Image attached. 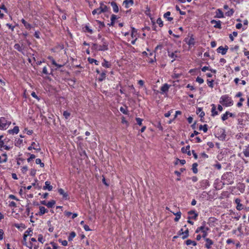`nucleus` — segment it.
Wrapping results in <instances>:
<instances>
[{
  "label": "nucleus",
  "mask_w": 249,
  "mask_h": 249,
  "mask_svg": "<svg viewBox=\"0 0 249 249\" xmlns=\"http://www.w3.org/2000/svg\"><path fill=\"white\" fill-rule=\"evenodd\" d=\"M222 180L224 184L230 185L233 183L234 177L233 174L231 172H227L224 174L222 176Z\"/></svg>",
  "instance_id": "f257e3e1"
},
{
  "label": "nucleus",
  "mask_w": 249,
  "mask_h": 249,
  "mask_svg": "<svg viewBox=\"0 0 249 249\" xmlns=\"http://www.w3.org/2000/svg\"><path fill=\"white\" fill-rule=\"evenodd\" d=\"M219 103L225 107H231L233 105V101L228 95H222L219 100Z\"/></svg>",
  "instance_id": "f03ea898"
},
{
  "label": "nucleus",
  "mask_w": 249,
  "mask_h": 249,
  "mask_svg": "<svg viewBox=\"0 0 249 249\" xmlns=\"http://www.w3.org/2000/svg\"><path fill=\"white\" fill-rule=\"evenodd\" d=\"M214 136L219 140L223 141L226 137V131L223 128H218L215 131Z\"/></svg>",
  "instance_id": "7ed1b4c3"
},
{
  "label": "nucleus",
  "mask_w": 249,
  "mask_h": 249,
  "mask_svg": "<svg viewBox=\"0 0 249 249\" xmlns=\"http://www.w3.org/2000/svg\"><path fill=\"white\" fill-rule=\"evenodd\" d=\"M101 45L100 50L102 51H105L108 50V42L106 40L105 38H101Z\"/></svg>",
  "instance_id": "20e7f679"
},
{
  "label": "nucleus",
  "mask_w": 249,
  "mask_h": 249,
  "mask_svg": "<svg viewBox=\"0 0 249 249\" xmlns=\"http://www.w3.org/2000/svg\"><path fill=\"white\" fill-rule=\"evenodd\" d=\"M6 119L5 117H0V129L5 130L7 128L6 125Z\"/></svg>",
  "instance_id": "39448f33"
},
{
  "label": "nucleus",
  "mask_w": 249,
  "mask_h": 249,
  "mask_svg": "<svg viewBox=\"0 0 249 249\" xmlns=\"http://www.w3.org/2000/svg\"><path fill=\"white\" fill-rule=\"evenodd\" d=\"M178 235H182V238L183 239H185L187 238L189 236V230L188 229H187L184 231H183V229H181L178 232Z\"/></svg>",
  "instance_id": "423d86ee"
},
{
  "label": "nucleus",
  "mask_w": 249,
  "mask_h": 249,
  "mask_svg": "<svg viewBox=\"0 0 249 249\" xmlns=\"http://www.w3.org/2000/svg\"><path fill=\"white\" fill-rule=\"evenodd\" d=\"M33 149L36 150L38 152H39L41 150L39 144L38 143H36L35 142H32L31 145L28 148V150H31Z\"/></svg>",
  "instance_id": "0eeeda50"
},
{
  "label": "nucleus",
  "mask_w": 249,
  "mask_h": 249,
  "mask_svg": "<svg viewBox=\"0 0 249 249\" xmlns=\"http://www.w3.org/2000/svg\"><path fill=\"white\" fill-rule=\"evenodd\" d=\"M188 214L189 216L188 217V219H195L196 220L197 216L198 213L196 212L194 210H191L188 212Z\"/></svg>",
  "instance_id": "6e6552de"
},
{
  "label": "nucleus",
  "mask_w": 249,
  "mask_h": 249,
  "mask_svg": "<svg viewBox=\"0 0 249 249\" xmlns=\"http://www.w3.org/2000/svg\"><path fill=\"white\" fill-rule=\"evenodd\" d=\"M234 201L235 203L236 204V208L237 210L241 211L244 209V205L241 203V200L240 198H236Z\"/></svg>",
  "instance_id": "1a4fd4ad"
},
{
  "label": "nucleus",
  "mask_w": 249,
  "mask_h": 249,
  "mask_svg": "<svg viewBox=\"0 0 249 249\" xmlns=\"http://www.w3.org/2000/svg\"><path fill=\"white\" fill-rule=\"evenodd\" d=\"M228 49L227 46H225V47L221 46L217 49V52L218 53H221L222 55H224L227 53Z\"/></svg>",
  "instance_id": "9d476101"
},
{
  "label": "nucleus",
  "mask_w": 249,
  "mask_h": 249,
  "mask_svg": "<svg viewBox=\"0 0 249 249\" xmlns=\"http://www.w3.org/2000/svg\"><path fill=\"white\" fill-rule=\"evenodd\" d=\"M206 241L205 244V247L207 249H210L212 248V246L213 244V242L210 238H204Z\"/></svg>",
  "instance_id": "9b49d317"
},
{
  "label": "nucleus",
  "mask_w": 249,
  "mask_h": 249,
  "mask_svg": "<svg viewBox=\"0 0 249 249\" xmlns=\"http://www.w3.org/2000/svg\"><path fill=\"white\" fill-rule=\"evenodd\" d=\"M229 116L231 117H234V115L232 113L226 111V113L222 116L221 119L223 121H225L228 119Z\"/></svg>",
  "instance_id": "f8f14e48"
},
{
  "label": "nucleus",
  "mask_w": 249,
  "mask_h": 249,
  "mask_svg": "<svg viewBox=\"0 0 249 249\" xmlns=\"http://www.w3.org/2000/svg\"><path fill=\"white\" fill-rule=\"evenodd\" d=\"M202 225H204V230H201L200 231H201L203 233V234L202 235V238H205V237H207V234H208L207 231H208L210 229L208 227H206L205 226V222H203Z\"/></svg>",
  "instance_id": "ddd939ff"
},
{
  "label": "nucleus",
  "mask_w": 249,
  "mask_h": 249,
  "mask_svg": "<svg viewBox=\"0 0 249 249\" xmlns=\"http://www.w3.org/2000/svg\"><path fill=\"white\" fill-rule=\"evenodd\" d=\"M242 153L245 157L249 158V144L244 146Z\"/></svg>",
  "instance_id": "4468645a"
},
{
  "label": "nucleus",
  "mask_w": 249,
  "mask_h": 249,
  "mask_svg": "<svg viewBox=\"0 0 249 249\" xmlns=\"http://www.w3.org/2000/svg\"><path fill=\"white\" fill-rule=\"evenodd\" d=\"M211 23L212 24H214V27L215 28L221 29V21L220 20H212L211 21Z\"/></svg>",
  "instance_id": "2eb2a0df"
},
{
  "label": "nucleus",
  "mask_w": 249,
  "mask_h": 249,
  "mask_svg": "<svg viewBox=\"0 0 249 249\" xmlns=\"http://www.w3.org/2000/svg\"><path fill=\"white\" fill-rule=\"evenodd\" d=\"M187 40H188V38H186L185 39V41L186 42V43H187V44L188 45H189V46H194L196 42L195 41V39L193 37V35L191 36L188 39V41H187Z\"/></svg>",
  "instance_id": "dca6fc26"
},
{
  "label": "nucleus",
  "mask_w": 249,
  "mask_h": 249,
  "mask_svg": "<svg viewBox=\"0 0 249 249\" xmlns=\"http://www.w3.org/2000/svg\"><path fill=\"white\" fill-rule=\"evenodd\" d=\"M43 189L44 190H48L50 191L53 190V186L51 185V182L49 181H46L45 182V186H43Z\"/></svg>",
  "instance_id": "f3484780"
},
{
  "label": "nucleus",
  "mask_w": 249,
  "mask_h": 249,
  "mask_svg": "<svg viewBox=\"0 0 249 249\" xmlns=\"http://www.w3.org/2000/svg\"><path fill=\"white\" fill-rule=\"evenodd\" d=\"M178 53L177 51H176L175 52H168V56L173 58V60L171 61L172 62H174L176 60V58L178 57V56L176 54V53Z\"/></svg>",
  "instance_id": "a211bd4d"
},
{
  "label": "nucleus",
  "mask_w": 249,
  "mask_h": 249,
  "mask_svg": "<svg viewBox=\"0 0 249 249\" xmlns=\"http://www.w3.org/2000/svg\"><path fill=\"white\" fill-rule=\"evenodd\" d=\"M7 132L10 134H17L19 132V127L18 126H16L14 127L13 129L8 130Z\"/></svg>",
  "instance_id": "6ab92c4d"
},
{
  "label": "nucleus",
  "mask_w": 249,
  "mask_h": 249,
  "mask_svg": "<svg viewBox=\"0 0 249 249\" xmlns=\"http://www.w3.org/2000/svg\"><path fill=\"white\" fill-rule=\"evenodd\" d=\"M58 193L60 195L63 196V198L65 199H68L69 198V195L67 193H65L63 189L60 188L58 189Z\"/></svg>",
  "instance_id": "aec40b11"
},
{
  "label": "nucleus",
  "mask_w": 249,
  "mask_h": 249,
  "mask_svg": "<svg viewBox=\"0 0 249 249\" xmlns=\"http://www.w3.org/2000/svg\"><path fill=\"white\" fill-rule=\"evenodd\" d=\"M133 3V0H124L123 2V4L126 8H128L130 5H132Z\"/></svg>",
  "instance_id": "412c9836"
},
{
  "label": "nucleus",
  "mask_w": 249,
  "mask_h": 249,
  "mask_svg": "<svg viewBox=\"0 0 249 249\" xmlns=\"http://www.w3.org/2000/svg\"><path fill=\"white\" fill-rule=\"evenodd\" d=\"M39 208V212L38 214L39 215H42L45 213H47L48 212V210L43 206H40Z\"/></svg>",
  "instance_id": "4be33fe9"
},
{
  "label": "nucleus",
  "mask_w": 249,
  "mask_h": 249,
  "mask_svg": "<svg viewBox=\"0 0 249 249\" xmlns=\"http://www.w3.org/2000/svg\"><path fill=\"white\" fill-rule=\"evenodd\" d=\"M181 152L183 153H187L188 156H191V151L190 150V145H187L185 147L181 148Z\"/></svg>",
  "instance_id": "5701e85b"
},
{
  "label": "nucleus",
  "mask_w": 249,
  "mask_h": 249,
  "mask_svg": "<svg viewBox=\"0 0 249 249\" xmlns=\"http://www.w3.org/2000/svg\"><path fill=\"white\" fill-rule=\"evenodd\" d=\"M101 46L97 43H92L91 46V50L95 51H102L100 50Z\"/></svg>",
  "instance_id": "b1692460"
},
{
  "label": "nucleus",
  "mask_w": 249,
  "mask_h": 249,
  "mask_svg": "<svg viewBox=\"0 0 249 249\" xmlns=\"http://www.w3.org/2000/svg\"><path fill=\"white\" fill-rule=\"evenodd\" d=\"M110 4L112 7L113 11L116 13H118L119 12V8L117 3L114 1H112L110 2Z\"/></svg>",
  "instance_id": "393cba45"
},
{
  "label": "nucleus",
  "mask_w": 249,
  "mask_h": 249,
  "mask_svg": "<svg viewBox=\"0 0 249 249\" xmlns=\"http://www.w3.org/2000/svg\"><path fill=\"white\" fill-rule=\"evenodd\" d=\"M196 114L199 115V116L202 119L205 116V113L202 111L201 107H198L196 111Z\"/></svg>",
  "instance_id": "a878e982"
},
{
  "label": "nucleus",
  "mask_w": 249,
  "mask_h": 249,
  "mask_svg": "<svg viewBox=\"0 0 249 249\" xmlns=\"http://www.w3.org/2000/svg\"><path fill=\"white\" fill-rule=\"evenodd\" d=\"M216 15L215 16V18H222L224 17L223 13L222 12V10L220 9H218L216 11Z\"/></svg>",
  "instance_id": "bb28decb"
},
{
  "label": "nucleus",
  "mask_w": 249,
  "mask_h": 249,
  "mask_svg": "<svg viewBox=\"0 0 249 249\" xmlns=\"http://www.w3.org/2000/svg\"><path fill=\"white\" fill-rule=\"evenodd\" d=\"M169 89V85L167 84H164L160 88L162 93H165L168 91Z\"/></svg>",
  "instance_id": "cd10ccee"
},
{
  "label": "nucleus",
  "mask_w": 249,
  "mask_h": 249,
  "mask_svg": "<svg viewBox=\"0 0 249 249\" xmlns=\"http://www.w3.org/2000/svg\"><path fill=\"white\" fill-rule=\"evenodd\" d=\"M7 156L6 153L2 154V156L0 157V163L7 162Z\"/></svg>",
  "instance_id": "c85d7f7f"
},
{
  "label": "nucleus",
  "mask_w": 249,
  "mask_h": 249,
  "mask_svg": "<svg viewBox=\"0 0 249 249\" xmlns=\"http://www.w3.org/2000/svg\"><path fill=\"white\" fill-rule=\"evenodd\" d=\"M117 19V16L115 15H112L111 17V22L108 23L107 25L109 26H113L114 25L115 20Z\"/></svg>",
  "instance_id": "c756f323"
},
{
  "label": "nucleus",
  "mask_w": 249,
  "mask_h": 249,
  "mask_svg": "<svg viewBox=\"0 0 249 249\" xmlns=\"http://www.w3.org/2000/svg\"><path fill=\"white\" fill-rule=\"evenodd\" d=\"M106 77V71H104L100 73V77L98 78V81L101 82L105 79Z\"/></svg>",
  "instance_id": "7c9ffc66"
},
{
  "label": "nucleus",
  "mask_w": 249,
  "mask_h": 249,
  "mask_svg": "<svg viewBox=\"0 0 249 249\" xmlns=\"http://www.w3.org/2000/svg\"><path fill=\"white\" fill-rule=\"evenodd\" d=\"M174 215H176V217L174 219L175 222H178L181 217V213L180 211H178L177 213H173Z\"/></svg>",
  "instance_id": "2f4dec72"
},
{
  "label": "nucleus",
  "mask_w": 249,
  "mask_h": 249,
  "mask_svg": "<svg viewBox=\"0 0 249 249\" xmlns=\"http://www.w3.org/2000/svg\"><path fill=\"white\" fill-rule=\"evenodd\" d=\"M211 106L212 107V116H215L218 114L217 111H216V107L214 104H212Z\"/></svg>",
  "instance_id": "473e14b6"
},
{
  "label": "nucleus",
  "mask_w": 249,
  "mask_h": 249,
  "mask_svg": "<svg viewBox=\"0 0 249 249\" xmlns=\"http://www.w3.org/2000/svg\"><path fill=\"white\" fill-rule=\"evenodd\" d=\"M21 22L24 24L26 29L29 30L31 28L32 25L30 23L27 22L23 18L21 19Z\"/></svg>",
  "instance_id": "72a5a7b5"
},
{
  "label": "nucleus",
  "mask_w": 249,
  "mask_h": 249,
  "mask_svg": "<svg viewBox=\"0 0 249 249\" xmlns=\"http://www.w3.org/2000/svg\"><path fill=\"white\" fill-rule=\"evenodd\" d=\"M185 243L187 246L192 245L194 246H196L197 245V243L195 241H192L190 239H188L185 241Z\"/></svg>",
  "instance_id": "f704fd0d"
},
{
  "label": "nucleus",
  "mask_w": 249,
  "mask_h": 249,
  "mask_svg": "<svg viewBox=\"0 0 249 249\" xmlns=\"http://www.w3.org/2000/svg\"><path fill=\"white\" fill-rule=\"evenodd\" d=\"M14 47L15 49L18 50L19 52H23V48L21 46H20V45L18 43L15 44Z\"/></svg>",
  "instance_id": "c9c22d12"
},
{
  "label": "nucleus",
  "mask_w": 249,
  "mask_h": 249,
  "mask_svg": "<svg viewBox=\"0 0 249 249\" xmlns=\"http://www.w3.org/2000/svg\"><path fill=\"white\" fill-rule=\"evenodd\" d=\"M55 204V201L52 200L50 201H49L47 203V207L49 208H52L53 207Z\"/></svg>",
  "instance_id": "e433bc0d"
},
{
  "label": "nucleus",
  "mask_w": 249,
  "mask_h": 249,
  "mask_svg": "<svg viewBox=\"0 0 249 249\" xmlns=\"http://www.w3.org/2000/svg\"><path fill=\"white\" fill-rule=\"evenodd\" d=\"M127 107H121L120 108V110L121 112H122L123 114L127 115L128 114V111L127 110Z\"/></svg>",
  "instance_id": "4c0bfd02"
},
{
  "label": "nucleus",
  "mask_w": 249,
  "mask_h": 249,
  "mask_svg": "<svg viewBox=\"0 0 249 249\" xmlns=\"http://www.w3.org/2000/svg\"><path fill=\"white\" fill-rule=\"evenodd\" d=\"M101 7L96 8L94 10H93L92 11V14L93 15H95V14H97L98 15H100L102 13L101 10Z\"/></svg>",
  "instance_id": "58836bf2"
},
{
  "label": "nucleus",
  "mask_w": 249,
  "mask_h": 249,
  "mask_svg": "<svg viewBox=\"0 0 249 249\" xmlns=\"http://www.w3.org/2000/svg\"><path fill=\"white\" fill-rule=\"evenodd\" d=\"M171 14V13L169 11L167 12L166 13H165L164 14V17L165 18H167V20L168 21H171V20H173V18H171V17H170V15Z\"/></svg>",
  "instance_id": "ea45409f"
},
{
  "label": "nucleus",
  "mask_w": 249,
  "mask_h": 249,
  "mask_svg": "<svg viewBox=\"0 0 249 249\" xmlns=\"http://www.w3.org/2000/svg\"><path fill=\"white\" fill-rule=\"evenodd\" d=\"M198 164L197 163H194L192 165V170L194 173L196 174L198 172L197 167Z\"/></svg>",
  "instance_id": "a19ab883"
},
{
  "label": "nucleus",
  "mask_w": 249,
  "mask_h": 249,
  "mask_svg": "<svg viewBox=\"0 0 249 249\" xmlns=\"http://www.w3.org/2000/svg\"><path fill=\"white\" fill-rule=\"evenodd\" d=\"M88 60L90 64H92L93 63H94V64L96 65H99V62L93 58L89 57L88 59Z\"/></svg>",
  "instance_id": "79ce46f5"
},
{
  "label": "nucleus",
  "mask_w": 249,
  "mask_h": 249,
  "mask_svg": "<svg viewBox=\"0 0 249 249\" xmlns=\"http://www.w3.org/2000/svg\"><path fill=\"white\" fill-rule=\"evenodd\" d=\"M23 142V140L20 139L15 140V145L16 146L19 147Z\"/></svg>",
  "instance_id": "37998d69"
},
{
  "label": "nucleus",
  "mask_w": 249,
  "mask_h": 249,
  "mask_svg": "<svg viewBox=\"0 0 249 249\" xmlns=\"http://www.w3.org/2000/svg\"><path fill=\"white\" fill-rule=\"evenodd\" d=\"M199 129L200 130H202L204 132H206L208 131L207 125H200L199 126Z\"/></svg>",
  "instance_id": "c03bdc74"
},
{
  "label": "nucleus",
  "mask_w": 249,
  "mask_h": 249,
  "mask_svg": "<svg viewBox=\"0 0 249 249\" xmlns=\"http://www.w3.org/2000/svg\"><path fill=\"white\" fill-rule=\"evenodd\" d=\"M76 236V233L74 231H72L70 233L69 236L68 237V240L69 241H72L73 238Z\"/></svg>",
  "instance_id": "a18cd8bd"
},
{
  "label": "nucleus",
  "mask_w": 249,
  "mask_h": 249,
  "mask_svg": "<svg viewBox=\"0 0 249 249\" xmlns=\"http://www.w3.org/2000/svg\"><path fill=\"white\" fill-rule=\"evenodd\" d=\"M102 65L107 68H108L110 67V64H109L108 62L105 59L104 60V62L102 63Z\"/></svg>",
  "instance_id": "49530a36"
},
{
  "label": "nucleus",
  "mask_w": 249,
  "mask_h": 249,
  "mask_svg": "<svg viewBox=\"0 0 249 249\" xmlns=\"http://www.w3.org/2000/svg\"><path fill=\"white\" fill-rule=\"evenodd\" d=\"M234 13V10L232 9H231L229 11L225 13V15L227 17H231Z\"/></svg>",
  "instance_id": "de8ad7c7"
},
{
  "label": "nucleus",
  "mask_w": 249,
  "mask_h": 249,
  "mask_svg": "<svg viewBox=\"0 0 249 249\" xmlns=\"http://www.w3.org/2000/svg\"><path fill=\"white\" fill-rule=\"evenodd\" d=\"M101 10L102 13L107 12L109 11V7H107V5L103 6V7H101Z\"/></svg>",
  "instance_id": "09e8293b"
},
{
  "label": "nucleus",
  "mask_w": 249,
  "mask_h": 249,
  "mask_svg": "<svg viewBox=\"0 0 249 249\" xmlns=\"http://www.w3.org/2000/svg\"><path fill=\"white\" fill-rule=\"evenodd\" d=\"M36 163L37 164H39L41 167H43L44 166V163L41 162L40 159H36Z\"/></svg>",
  "instance_id": "8fccbe9b"
},
{
  "label": "nucleus",
  "mask_w": 249,
  "mask_h": 249,
  "mask_svg": "<svg viewBox=\"0 0 249 249\" xmlns=\"http://www.w3.org/2000/svg\"><path fill=\"white\" fill-rule=\"evenodd\" d=\"M137 30L134 27L131 28V36L132 37H136V35L137 34Z\"/></svg>",
  "instance_id": "3c124183"
},
{
  "label": "nucleus",
  "mask_w": 249,
  "mask_h": 249,
  "mask_svg": "<svg viewBox=\"0 0 249 249\" xmlns=\"http://www.w3.org/2000/svg\"><path fill=\"white\" fill-rule=\"evenodd\" d=\"M157 24H159V26L160 27H162L163 25V22L160 18H159L157 19Z\"/></svg>",
  "instance_id": "603ef678"
},
{
  "label": "nucleus",
  "mask_w": 249,
  "mask_h": 249,
  "mask_svg": "<svg viewBox=\"0 0 249 249\" xmlns=\"http://www.w3.org/2000/svg\"><path fill=\"white\" fill-rule=\"evenodd\" d=\"M58 242L61 243V244L64 246H66L68 245V242L66 240H62L61 239H58Z\"/></svg>",
  "instance_id": "864d4df0"
},
{
  "label": "nucleus",
  "mask_w": 249,
  "mask_h": 249,
  "mask_svg": "<svg viewBox=\"0 0 249 249\" xmlns=\"http://www.w3.org/2000/svg\"><path fill=\"white\" fill-rule=\"evenodd\" d=\"M30 212V208L29 206V203H28L26 206V213L28 216L29 215Z\"/></svg>",
  "instance_id": "5fc2aeb1"
},
{
  "label": "nucleus",
  "mask_w": 249,
  "mask_h": 249,
  "mask_svg": "<svg viewBox=\"0 0 249 249\" xmlns=\"http://www.w3.org/2000/svg\"><path fill=\"white\" fill-rule=\"evenodd\" d=\"M70 113L68 112L67 111H64L63 112V116L65 117V119H67L70 116Z\"/></svg>",
  "instance_id": "6e6d98bb"
},
{
  "label": "nucleus",
  "mask_w": 249,
  "mask_h": 249,
  "mask_svg": "<svg viewBox=\"0 0 249 249\" xmlns=\"http://www.w3.org/2000/svg\"><path fill=\"white\" fill-rule=\"evenodd\" d=\"M38 241L41 243H43L45 241V240L43 239V235L42 234H39L38 237Z\"/></svg>",
  "instance_id": "4d7b16f0"
},
{
  "label": "nucleus",
  "mask_w": 249,
  "mask_h": 249,
  "mask_svg": "<svg viewBox=\"0 0 249 249\" xmlns=\"http://www.w3.org/2000/svg\"><path fill=\"white\" fill-rule=\"evenodd\" d=\"M244 100L245 99L243 98H240L239 102L237 104V106L239 107L242 106V102L244 101Z\"/></svg>",
  "instance_id": "13d9d810"
},
{
  "label": "nucleus",
  "mask_w": 249,
  "mask_h": 249,
  "mask_svg": "<svg viewBox=\"0 0 249 249\" xmlns=\"http://www.w3.org/2000/svg\"><path fill=\"white\" fill-rule=\"evenodd\" d=\"M30 155V157L27 159V161L30 162L32 160L35 159L36 156L34 154H28Z\"/></svg>",
  "instance_id": "bf43d9fd"
},
{
  "label": "nucleus",
  "mask_w": 249,
  "mask_h": 249,
  "mask_svg": "<svg viewBox=\"0 0 249 249\" xmlns=\"http://www.w3.org/2000/svg\"><path fill=\"white\" fill-rule=\"evenodd\" d=\"M136 121L137 122V124L139 125H141L142 124V119L140 118H136Z\"/></svg>",
  "instance_id": "052dcab7"
},
{
  "label": "nucleus",
  "mask_w": 249,
  "mask_h": 249,
  "mask_svg": "<svg viewBox=\"0 0 249 249\" xmlns=\"http://www.w3.org/2000/svg\"><path fill=\"white\" fill-rule=\"evenodd\" d=\"M98 24L99 25V27L100 28H103L105 26V23L104 22L101 21L100 20H97L96 21Z\"/></svg>",
  "instance_id": "680f3d73"
},
{
  "label": "nucleus",
  "mask_w": 249,
  "mask_h": 249,
  "mask_svg": "<svg viewBox=\"0 0 249 249\" xmlns=\"http://www.w3.org/2000/svg\"><path fill=\"white\" fill-rule=\"evenodd\" d=\"M196 81L198 82L200 84H202L204 82L203 79L199 77H197L196 78Z\"/></svg>",
  "instance_id": "e2e57ef3"
},
{
  "label": "nucleus",
  "mask_w": 249,
  "mask_h": 249,
  "mask_svg": "<svg viewBox=\"0 0 249 249\" xmlns=\"http://www.w3.org/2000/svg\"><path fill=\"white\" fill-rule=\"evenodd\" d=\"M176 10H177V11H179V13H180V15H184V14H185V12H183V11H181V10H180V8H179V6H178V5H176Z\"/></svg>",
  "instance_id": "0e129e2a"
},
{
  "label": "nucleus",
  "mask_w": 249,
  "mask_h": 249,
  "mask_svg": "<svg viewBox=\"0 0 249 249\" xmlns=\"http://www.w3.org/2000/svg\"><path fill=\"white\" fill-rule=\"evenodd\" d=\"M31 95L33 97L36 99L37 100H39V98L37 96V95L36 94V92H34V91H33L32 93H31Z\"/></svg>",
  "instance_id": "69168bd1"
},
{
  "label": "nucleus",
  "mask_w": 249,
  "mask_h": 249,
  "mask_svg": "<svg viewBox=\"0 0 249 249\" xmlns=\"http://www.w3.org/2000/svg\"><path fill=\"white\" fill-rule=\"evenodd\" d=\"M204 230V225H202L201 226L197 228L196 231V233H198L201 231V230Z\"/></svg>",
  "instance_id": "338daca9"
},
{
  "label": "nucleus",
  "mask_w": 249,
  "mask_h": 249,
  "mask_svg": "<svg viewBox=\"0 0 249 249\" xmlns=\"http://www.w3.org/2000/svg\"><path fill=\"white\" fill-rule=\"evenodd\" d=\"M50 244H51V245H52V246L53 247V249H58V247H57L56 244L55 243H54L53 242H51Z\"/></svg>",
  "instance_id": "774afa93"
}]
</instances>
